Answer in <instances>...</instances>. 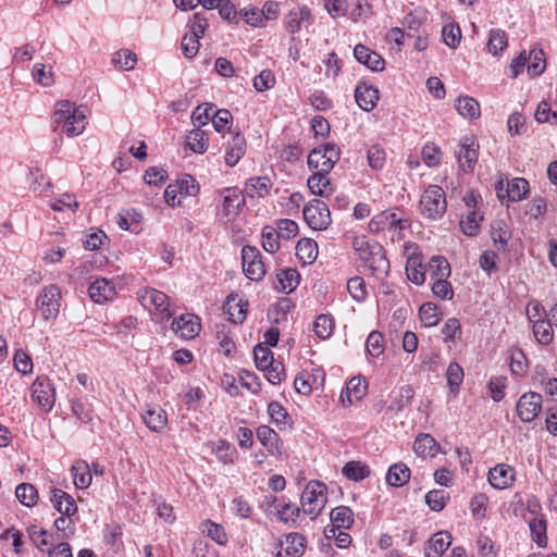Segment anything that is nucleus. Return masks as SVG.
Wrapping results in <instances>:
<instances>
[{"mask_svg":"<svg viewBox=\"0 0 557 557\" xmlns=\"http://www.w3.org/2000/svg\"><path fill=\"white\" fill-rule=\"evenodd\" d=\"M425 272L435 282L443 277H449L451 269L445 257L433 256L425 265Z\"/></svg>","mask_w":557,"mask_h":557,"instance_id":"nucleus-31","label":"nucleus"},{"mask_svg":"<svg viewBox=\"0 0 557 557\" xmlns=\"http://www.w3.org/2000/svg\"><path fill=\"white\" fill-rule=\"evenodd\" d=\"M27 534L30 542L39 549L42 554H48L50 557L53 556L54 552V536L44 528L32 524L27 528Z\"/></svg>","mask_w":557,"mask_h":557,"instance_id":"nucleus-16","label":"nucleus"},{"mask_svg":"<svg viewBox=\"0 0 557 557\" xmlns=\"http://www.w3.org/2000/svg\"><path fill=\"white\" fill-rule=\"evenodd\" d=\"M137 298L141 306L148 309L158 321H168L173 315L169 297L161 290L147 287L138 290Z\"/></svg>","mask_w":557,"mask_h":557,"instance_id":"nucleus-4","label":"nucleus"},{"mask_svg":"<svg viewBox=\"0 0 557 557\" xmlns=\"http://www.w3.org/2000/svg\"><path fill=\"white\" fill-rule=\"evenodd\" d=\"M187 146L197 153H203L209 146L208 135L200 128H195L187 135Z\"/></svg>","mask_w":557,"mask_h":557,"instance_id":"nucleus-47","label":"nucleus"},{"mask_svg":"<svg viewBox=\"0 0 557 557\" xmlns=\"http://www.w3.org/2000/svg\"><path fill=\"white\" fill-rule=\"evenodd\" d=\"M312 175L307 181L308 188L313 195L322 198L330 197L333 194V184L329 177V173L312 171Z\"/></svg>","mask_w":557,"mask_h":557,"instance_id":"nucleus-24","label":"nucleus"},{"mask_svg":"<svg viewBox=\"0 0 557 557\" xmlns=\"http://www.w3.org/2000/svg\"><path fill=\"white\" fill-rule=\"evenodd\" d=\"M50 207L53 211L75 212L78 208V202L76 200L75 195L65 193L60 195L59 198L54 199L51 202Z\"/></svg>","mask_w":557,"mask_h":557,"instance_id":"nucleus-56","label":"nucleus"},{"mask_svg":"<svg viewBox=\"0 0 557 557\" xmlns=\"http://www.w3.org/2000/svg\"><path fill=\"white\" fill-rule=\"evenodd\" d=\"M313 18L308 7H300L290 10L284 17V27L290 34H296L304 24L311 25Z\"/></svg>","mask_w":557,"mask_h":557,"instance_id":"nucleus-18","label":"nucleus"},{"mask_svg":"<svg viewBox=\"0 0 557 557\" xmlns=\"http://www.w3.org/2000/svg\"><path fill=\"white\" fill-rule=\"evenodd\" d=\"M413 395L414 392L411 386H401L396 393H394L388 410L395 412L401 411L404 408L410 405Z\"/></svg>","mask_w":557,"mask_h":557,"instance_id":"nucleus-41","label":"nucleus"},{"mask_svg":"<svg viewBox=\"0 0 557 557\" xmlns=\"http://www.w3.org/2000/svg\"><path fill=\"white\" fill-rule=\"evenodd\" d=\"M85 119L84 110L77 108L75 103L69 100L57 102L53 123L55 128L61 127V131L67 136L73 137L82 134L85 129Z\"/></svg>","mask_w":557,"mask_h":557,"instance_id":"nucleus-2","label":"nucleus"},{"mask_svg":"<svg viewBox=\"0 0 557 557\" xmlns=\"http://www.w3.org/2000/svg\"><path fill=\"white\" fill-rule=\"evenodd\" d=\"M273 183L268 176H257L246 182L245 193L249 198H264L270 195Z\"/></svg>","mask_w":557,"mask_h":557,"instance_id":"nucleus-29","label":"nucleus"},{"mask_svg":"<svg viewBox=\"0 0 557 557\" xmlns=\"http://www.w3.org/2000/svg\"><path fill=\"white\" fill-rule=\"evenodd\" d=\"M50 500L55 510L66 517H72L77 512L75 499L66 492L60 488H52Z\"/></svg>","mask_w":557,"mask_h":557,"instance_id":"nucleus-22","label":"nucleus"},{"mask_svg":"<svg viewBox=\"0 0 557 557\" xmlns=\"http://www.w3.org/2000/svg\"><path fill=\"white\" fill-rule=\"evenodd\" d=\"M352 247L360 260L367 265L376 277H384L389 271V261L385 256L382 245L369 240L364 235L356 236Z\"/></svg>","mask_w":557,"mask_h":557,"instance_id":"nucleus-1","label":"nucleus"},{"mask_svg":"<svg viewBox=\"0 0 557 557\" xmlns=\"http://www.w3.org/2000/svg\"><path fill=\"white\" fill-rule=\"evenodd\" d=\"M409 226L408 219L399 216L394 210H385L375 214L369 222L371 233H380L386 230L403 231Z\"/></svg>","mask_w":557,"mask_h":557,"instance_id":"nucleus-11","label":"nucleus"},{"mask_svg":"<svg viewBox=\"0 0 557 557\" xmlns=\"http://www.w3.org/2000/svg\"><path fill=\"white\" fill-rule=\"evenodd\" d=\"M248 302L243 300L237 294L227 296L224 310L233 323H242L247 315Z\"/></svg>","mask_w":557,"mask_h":557,"instance_id":"nucleus-28","label":"nucleus"},{"mask_svg":"<svg viewBox=\"0 0 557 557\" xmlns=\"http://www.w3.org/2000/svg\"><path fill=\"white\" fill-rule=\"evenodd\" d=\"M215 455L224 465L234 463L237 458L236 449L226 440H220L218 442Z\"/></svg>","mask_w":557,"mask_h":557,"instance_id":"nucleus-57","label":"nucleus"},{"mask_svg":"<svg viewBox=\"0 0 557 557\" xmlns=\"http://www.w3.org/2000/svg\"><path fill=\"white\" fill-rule=\"evenodd\" d=\"M529 528L533 541L539 546L546 544V519L544 516H535L529 520Z\"/></svg>","mask_w":557,"mask_h":557,"instance_id":"nucleus-45","label":"nucleus"},{"mask_svg":"<svg viewBox=\"0 0 557 557\" xmlns=\"http://www.w3.org/2000/svg\"><path fill=\"white\" fill-rule=\"evenodd\" d=\"M30 397L41 411L50 412L57 398L53 382L46 375L37 376L30 386Z\"/></svg>","mask_w":557,"mask_h":557,"instance_id":"nucleus-9","label":"nucleus"},{"mask_svg":"<svg viewBox=\"0 0 557 557\" xmlns=\"http://www.w3.org/2000/svg\"><path fill=\"white\" fill-rule=\"evenodd\" d=\"M411 471L404 462L392 465L386 472V483L394 487H401L410 480Z\"/></svg>","mask_w":557,"mask_h":557,"instance_id":"nucleus-30","label":"nucleus"},{"mask_svg":"<svg viewBox=\"0 0 557 557\" xmlns=\"http://www.w3.org/2000/svg\"><path fill=\"white\" fill-rule=\"evenodd\" d=\"M200 531L220 545L227 542V535L224 528L211 520H206L200 524Z\"/></svg>","mask_w":557,"mask_h":557,"instance_id":"nucleus-44","label":"nucleus"},{"mask_svg":"<svg viewBox=\"0 0 557 557\" xmlns=\"http://www.w3.org/2000/svg\"><path fill=\"white\" fill-rule=\"evenodd\" d=\"M487 479L494 488H507L515 480V469L506 463L496 465L490 469Z\"/></svg>","mask_w":557,"mask_h":557,"instance_id":"nucleus-19","label":"nucleus"},{"mask_svg":"<svg viewBox=\"0 0 557 557\" xmlns=\"http://www.w3.org/2000/svg\"><path fill=\"white\" fill-rule=\"evenodd\" d=\"M257 437L261 445L271 456L282 457L284 454L283 443L278 434L268 425H260L257 429Z\"/></svg>","mask_w":557,"mask_h":557,"instance_id":"nucleus-17","label":"nucleus"},{"mask_svg":"<svg viewBox=\"0 0 557 557\" xmlns=\"http://www.w3.org/2000/svg\"><path fill=\"white\" fill-rule=\"evenodd\" d=\"M276 277V288L283 293L289 294L297 288L300 280V274L296 269L288 268L281 270L277 273Z\"/></svg>","mask_w":557,"mask_h":557,"instance_id":"nucleus-34","label":"nucleus"},{"mask_svg":"<svg viewBox=\"0 0 557 557\" xmlns=\"http://www.w3.org/2000/svg\"><path fill=\"white\" fill-rule=\"evenodd\" d=\"M552 323L543 319H537L533 324V334L536 341L542 345H548L553 341Z\"/></svg>","mask_w":557,"mask_h":557,"instance_id":"nucleus-52","label":"nucleus"},{"mask_svg":"<svg viewBox=\"0 0 557 557\" xmlns=\"http://www.w3.org/2000/svg\"><path fill=\"white\" fill-rule=\"evenodd\" d=\"M479 144L473 137H465L461 140L457 158L460 166L465 172H471L478 162L479 158Z\"/></svg>","mask_w":557,"mask_h":557,"instance_id":"nucleus-15","label":"nucleus"},{"mask_svg":"<svg viewBox=\"0 0 557 557\" xmlns=\"http://www.w3.org/2000/svg\"><path fill=\"white\" fill-rule=\"evenodd\" d=\"M451 544V535L446 531L435 533L425 547V557H441Z\"/></svg>","mask_w":557,"mask_h":557,"instance_id":"nucleus-32","label":"nucleus"},{"mask_svg":"<svg viewBox=\"0 0 557 557\" xmlns=\"http://www.w3.org/2000/svg\"><path fill=\"white\" fill-rule=\"evenodd\" d=\"M33 77L38 84L45 87L51 86L53 83L52 67L36 63L33 67Z\"/></svg>","mask_w":557,"mask_h":557,"instance_id":"nucleus-64","label":"nucleus"},{"mask_svg":"<svg viewBox=\"0 0 557 557\" xmlns=\"http://www.w3.org/2000/svg\"><path fill=\"white\" fill-rule=\"evenodd\" d=\"M245 205V197L239 188H224L219 195L216 216L223 223L233 222L238 216Z\"/></svg>","mask_w":557,"mask_h":557,"instance_id":"nucleus-3","label":"nucleus"},{"mask_svg":"<svg viewBox=\"0 0 557 557\" xmlns=\"http://www.w3.org/2000/svg\"><path fill=\"white\" fill-rule=\"evenodd\" d=\"M455 108L461 116L470 120L479 117L481 113L479 102L469 96L458 97Z\"/></svg>","mask_w":557,"mask_h":557,"instance_id":"nucleus-36","label":"nucleus"},{"mask_svg":"<svg viewBox=\"0 0 557 557\" xmlns=\"http://www.w3.org/2000/svg\"><path fill=\"white\" fill-rule=\"evenodd\" d=\"M368 164L373 170H381L386 162V153L384 149L375 144L369 147L367 151Z\"/></svg>","mask_w":557,"mask_h":557,"instance_id":"nucleus-55","label":"nucleus"},{"mask_svg":"<svg viewBox=\"0 0 557 557\" xmlns=\"http://www.w3.org/2000/svg\"><path fill=\"white\" fill-rule=\"evenodd\" d=\"M366 349L372 358L380 357L385 350L383 334L379 331H372L366 341Z\"/></svg>","mask_w":557,"mask_h":557,"instance_id":"nucleus-50","label":"nucleus"},{"mask_svg":"<svg viewBox=\"0 0 557 557\" xmlns=\"http://www.w3.org/2000/svg\"><path fill=\"white\" fill-rule=\"evenodd\" d=\"M306 549V539L299 533H289L285 540L281 542V549L276 557H282L283 553L287 557H300Z\"/></svg>","mask_w":557,"mask_h":557,"instance_id":"nucleus-27","label":"nucleus"},{"mask_svg":"<svg viewBox=\"0 0 557 557\" xmlns=\"http://www.w3.org/2000/svg\"><path fill=\"white\" fill-rule=\"evenodd\" d=\"M354 55L359 63L366 65L371 71L381 72L385 67L384 59L364 45H356Z\"/></svg>","mask_w":557,"mask_h":557,"instance_id":"nucleus-20","label":"nucleus"},{"mask_svg":"<svg viewBox=\"0 0 557 557\" xmlns=\"http://www.w3.org/2000/svg\"><path fill=\"white\" fill-rule=\"evenodd\" d=\"M406 275L408 280L416 285H422L425 282V265H422L418 256H411L408 258L406 263Z\"/></svg>","mask_w":557,"mask_h":557,"instance_id":"nucleus-35","label":"nucleus"},{"mask_svg":"<svg viewBox=\"0 0 557 557\" xmlns=\"http://www.w3.org/2000/svg\"><path fill=\"white\" fill-rule=\"evenodd\" d=\"M422 214L431 220L443 216L447 209L445 191L437 185H430L421 196Z\"/></svg>","mask_w":557,"mask_h":557,"instance_id":"nucleus-6","label":"nucleus"},{"mask_svg":"<svg viewBox=\"0 0 557 557\" xmlns=\"http://www.w3.org/2000/svg\"><path fill=\"white\" fill-rule=\"evenodd\" d=\"M332 527L337 529H348L354 523L352 510L347 506H338L330 515Z\"/></svg>","mask_w":557,"mask_h":557,"instance_id":"nucleus-40","label":"nucleus"},{"mask_svg":"<svg viewBox=\"0 0 557 557\" xmlns=\"http://www.w3.org/2000/svg\"><path fill=\"white\" fill-rule=\"evenodd\" d=\"M347 290L356 301H362L367 297L366 283L360 276H355L348 280Z\"/></svg>","mask_w":557,"mask_h":557,"instance_id":"nucleus-61","label":"nucleus"},{"mask_svg":"<svg viewBox=\"0 0 557 557\" xmlns=\"http://www.w3.org/2000/svg\"><path fill=\"white\" fill-rule=\"evenodd\" d=\"M507 45H508L507 36L504 30H500V29L491 30L488 42H487V49L492 54L497 55L499 52H502L504 49L507 48Z\"/></svg>","mask_w":557,"mask_h":557,"instance_id":"nucleus-54","label":"nucleus"},{"mask_svg":"<svg viewBox=\"0 0 557 557\" xmlns=\"http://www.w3.org/2000/svg\"><path fill=\"white\" fill-rule=\"evenodd\" d=\"M88 295L97 304L112 300L115 296V288L112 282L107 278H97L89 285Z\"/></svg>","mask_w":557,"mask_h":557,"instance_id":"nucleus-23","label":"nucleus"},{"mask_svg":"<svg viewBox=\"0 0 557 557\" xmlns=\"http://www.w3.org/2000/svg\"><path fill=\"white\" fill-rule=\"evenodd\" d=\"M465 372L458 362H450L446 371V380L449 391L453 394L459 392V387L463 381Z\"/></svg>","mask_w":557,"mask_h":557,"instance_id":"nucleus-46","label":"nucleus"},{"mask_svg":"<svg viewBox=\"0 0 557 557\" xmlns=\"http://www.w3.org/2000/svg\"><path fill=\"white\" fill-rule=\"evenodd\" d=\"M143 420L150 431L161 433L168 425V413L160 406L150 405L144 411Z\"/></svg>","mask_w":557,"mask_h":557,"instance_id":"nucleus-21","label":"nucleus"},{"mask_svg":"<svg viewBox=\"0 0 557 557\" xmlns=\"http://www.w3.org/2000/svg\"><path fill=\"white\" fill-rule=\"evenodd\" d=\"M302 214L307 224L312 230H326L332 222L327 205L319 199H314L306 205Z\"/></svg>","mask_w":557,"mask_h":557,"instance_id":"nucleus-10","label":"nucleus"},{"mask_svg":"<svg viewBox=\"0 0 557 557\" xmlns=\"http://www.w3.org/2000/svg\"><path fill=\"white\" fill-rule=\"evenodd\" d=\"M334 322L330 315L320 314L313 324L315 335L322 339L329 338L333 333Z\"/></svg>","mask_w":557,"mask_h":557,"instance_id":"nucleus-58","label":"nucleus"},{"mask_svg":"<svg viewBox=\"0 0 557 557\" xmlns=\"http://www.w3.org/2000/svg\"><path fill=\"white\" fill-rule=\"evenodd\" d=\"M243 271L251 281H260L265 274V267L261 260V252L252 246H244L242 249Z\"/></svg>","mask_w":557,"mask_h":557,"instance_id":"nucleus-12","label":"nucleus"},{"mask_svg":"<svg viewBox=\"0 0 557 557\" xmlns=\"http://www.w3.org/2000/svg\"><path fill=\"white\" fill-rule=\"evenodd\" d=\"M35 306L44 320H55L60 312L61 288L55 284L44 287L36 297Z\"/></svg>","mask_w":557,"mask_h":557,"instance_id":"nucleus-8","label":"nucleus"},{"mask_svg":"<svg viewBox=\"0 0 557 557\" xmlns=\"http://www.w3.org/2000/svg\"><path fill=\"white\" fill-rule=\"evenodd\" d=\"M419 317L421 322L426 327H432L438 324L441 318L438 308L433 302H425L419 309Z\"/></svg>","mask_w":557,"mask_h":557,"instance_id":"nucleus-51","label":"nucleus"},{"mask_svg":"<svg viewBox=\"0 0 557 557\" xmlns=\"http://www.w3.org/2000/svg\"><path fill=\"white\" fill-rule=\"evenodd\" d=\"M413 450L418 456L434 457L440 450V445L430 434L421 433L413 442Z\"/></svg>","mask_w":557,"mask_h":557,"instance_id":"nucleus-33","label":"nucleus"},{"mask_svg":"<svg viewBox=\"0 0 557 557\" xmlns=\"http://www.w3.org/2000/svg\"><path fill=\"white\" fill-rule=\"evenodd\" d=\"M342 473L350 481L359 482L368 478L371 473L370 468L362 461H348L343 468Z\"/></svg>","mask_w":557,"mask_h":557,"instance_id":"nucleus-37","label":"nucleus"},{"mask_svg":"<svg viewBox=\"0 0 557 557\" xmlns=\"http://www.w3.org/2000/svg\"><path fill=\"white\" fill-rule=\"evenodd\" d=\"M541 409L542 396L535 392L523 394L516 405L517 414L523 422H532L539 416Z\"/></svg>","mask_w":557,"mask_h":557,"instance_id":"nucleus-13","label":"nucleus"},{"mask_svg":"<svg viewBox=\"0 0 557 557\" xmlns=\"http://www.w3.org/2000/svg\"><path fill=\"white\" fill-rule=\"evenodd\" d=\"M355 99L357 104L363 111H371L379 100V90L366 83L358 84L355 89Z\"/></svg>","mask_w":557,"mask_h":557,"instance_id":"nucleus-25","label":"nucleus"},{"mask_svg":"<svg viewBox=\"0 0 557 557\" xmlns=\"http://www.w3.org/2000/svg\"><path fill=\"white\" fill-rule=\"evenodd\" d=\"M529 191V182L522 177H516L508 183L506 194L511 201H520Z\"/></svg>","mask_w":557,"mask_h":557,"instance_id":"nucleus-48","label":"nucleus"},{"mask_svg":"<svg viewBox=\"0 0 557 557\" xmlns=\"http://www.w3.org/2000/svg\"><path fill=\"white\" fill-rule=\"evenodd\" d=\"M448 494L443 490H433L426 493L425 503L433 511H441L446 506Z\"/></svg>","mask_w":557,"mask_h":557,"instance_id":"nucleus-59","label":"nucleus"},{"mask_svg":"<svg viewBox=\"0 0 557 557\" xmlns=\"http://www.w3.org/2000/svg\"><path fill=\"white\" fill-rule=\"evenodd\" d=\"M482 221L483 215L476 210L468 211V213L460 220V228L465 235L475 236L479 233Z\"/></svg>","mask_w":557,"mask_h":557,"instance_id":"nucleus-42","label":"nucleus"},{"mask_svg":"<svg viewBox=\"0 0 557 557\" xmlns=\"http://www.w3.org/2000/svg\"><path fill=\"white\" fill-rule=\"evenodd\" d=\"M253 354L255 362L258 369L265 370L272 366L274 359L273 354L269 347H264L262 344H258L253 349Z\"/></svg>","mask_w":557,"mask_h":557,"instance_id":"nucleus-60","label":"nucleus"},{"mask_svg":"<svg viewBox=\"0 0 557 557\" xmlns=\"http://www.w3.org/2000/svg\"><path fill=\"white\" fill-rule=\"evenodd\" d=\"M175 185H177L180 195L184 198L187 196H196L199 191V185L191 175H184L176 181Z\"/></svg>","mask_w":557,"mask_h":557,"instance_id":"nucleus-63","label":"nucleus"},{"mask_svg":"<svg viewBox=\"0 0 557 557\" xmlns=\"http://www.w3.org/2000/svg\"><path fill=\"white\" fill-rule=\"evenodd\" d=\"M296 256L304 263H312L318 257V244L311 238L300 239L296 245Z\"/></svg>","mask_w":557,"mask_h":557,"instance_id":"nucleus-39","label":"nucleus"},{"mask_svg":"<svg viewBox=\"0 0 557 557\" xmlns=\"http://www.w3.org/2000/svg\"><path fill=\"white\" fill-rule=\"evenodd\" d=\"M246 148L247 145L244 135L240 133H234L231 141L227 143L224 157L225 163L228 166H235L246 153Z\"/></svg>","mask_w":557,"mask_h":557,"instance_id":"nucleus-26","label":"nucleus"},{"mask_svg":"<svg viewBox=\"0 0 557 557\" xmlns=\"http://www.w3.org/2000/svg\"><path fill=\"white\" fill-rule=\"evenodd\" d=\"M137 63V57L128 49H121L112 57V64L121 70L131 71Z\"/></svg>","mask_w":557,"mask_h":557,"instance_id":"nucleus-49","label":"nucleus"},{"mask_svg":"<svg viewBox=\"0 0 557 557\" xmlns=\"http://www.w3.org/2000/svg\"><path fill=\"white\" fill-rule=\"evenodd\" d=\"M71 411L77 418V420L82 423H90L92 421V410L77 398H72L70 400Z\"/></svg>","mask_w":557,"mask_h":557,"instance_id":"nucleus-62","label":"nucleus"},{"mask_svg":"<svg viewBox=\"0 0 557 557\" xmlns=\"http://www.w3.org/2000/svg\"><path fill=\"white\" fill-rule=\"evenodd\" d=\"M74 484L77 488H87L91 484V473L89 465L85 460H78L72 466Z\"/></svg>","mask_w":557,"mask_h":557,"instance_id":"nucleus-38","label":"nucleus"},{"mask_svg":"<svg viewBox=\"0 0 557 557\" xmlns=\"http://www.w3.org/2000/svg\"><path fill=\"white\" fill-rule=\"evenodd\" d=\"M326 503V486L319 481H310L301 494V507L312 519L318 517Z\"/></svg>","mask_w":557,"mask_h":557,"instance_id":"nucleus-7","label":"nucleus"},{"mask_svg":"<svg viewBox=\"0 0 557 557\" xmlns=\"http://www.w3.org/2000/svg\"><path fill=\"white\" fill-rule=\"evenodd\" d=\"M341 158L339 148L329 143L312 149L308 156V166L311 171L330 173Z\"/></svg>","mask_w":557,"mask_h":557,"instance_id":"nucleus-5","label":"nucleus"},{"mask_svg":"<svg viewBox=\"0 0 557 557\" xmlns=\"http://www.w3.org/2000/svg\"><path fill=\"white\" fill-rule=\"evenodd\" d=\"M16 498L26 507H33L37 504L38 492L30 483H21L15 488Z\"/></svg>","mask_w":557,"mask_h":557,"instance_id":"nucleus-43","label":"nucleus"},{"mask_svg":"<svg viewBox=\"0 0 557 557\" xmlns=\"http://www.w3.org/2000/svg\"><path fill=\"white\" fill-rule=\"evenodd\" d=\"M262 237V247L267 252L274 253L280 249L281 238L276 232V228L270 225H267L262 228L261 232Z\"/></svg>","mask_w":557,"mask_h":557,"instance_id":"nucleus-53","label":"nucleus"},{"mask_svg":"<svg viewBox=\"0 0 557 557\" xmlns=\"http://www.w3.org/2000/svg\"><path fill=\"white\" fill-rule=\"evenodd\" d=\"M200 319L193 313H184L172 322V330L182 338H195L200 332Z\"/></svg>","mask_w":557,"mask_h":557,"instance_id":"nucleus-14","label":"nucleus"}]
</instances>
